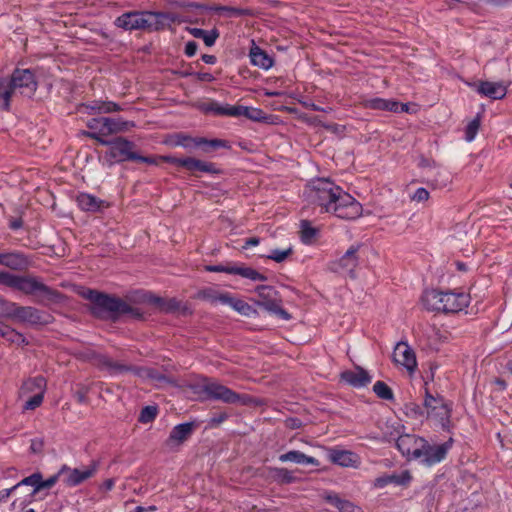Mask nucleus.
Listing matches in <instances>:
<instances>
[{"label": "nucleus", "mask_w": 512, "mask_h": 512, "mask_svg": "<svg viewBox=\"0 0 512 512\" xmlns=\"http://www.w3.org/2000/svg\"><path fill=\"white\" fill-rule=\"evenodd\" d=\"M255 303L265 310L279 315L282 319L289 320V313L281 307V300L277 292L270 286L261 285L257 287V299Z\"/></svg>", "instance_id": "obj_9"}, {"label": "nucleus", "mask_w": 512, "mask_h": 512, "mask_svg": "<svg viewBox=\"0 0 512 512\" xmlns=\"http://www.w3.org/2000/svg\"><path fill=\"white\" fill-rule=\"evenodd\" d=\"M341 379L353 387H364L371 382L368 372L359 366L341 373Z\"/></svg>", "instance_id": "obj_20"}, {"label": "nucleus", "mask_w": 512, "mask_h": 512, "mask_svg": "<svg viewBox=\"0 0 512 512\" xmlns=\"http://www.w3.org/2000/svg\"><path fill=\"white\" fill-rule=\"evenodd\" d=\"M437 175L438 178L433 180V185L435 187H445L450 182V177L446 172L439 171Z\"/></svg>", "instance_id": "obj_52"}, {"label": "nucleus", "mask_w": 512, "mask_h": 512, "mask_svg": "<svg viewBox=\"0 0 512 512\" xmlns=\"http://www.w3.org/2000/svg\"><path fill=\"white\" fill-rule=\"evenodd\" d=\"M452 443V438L440 445H430L426 441L425 447L421 449V461L428 466L442 461L446 457L448 450L451 448Z\"/></svg>", "instance_id": "obj_15"}, {"label": "nucleus", "mask_w": 512, "mask_h": 512, "mask_svg": "<svg viewBox=\"0 0 512 512\" xmlns=\"http://www.w3.org/2000/svg\"><path fill=\"white\" fill-rule=\"evenodd\" d=\"M232 117L244 116L248 119L259 121L263 119V112L258 108H252L247 106H233Z\"/></svg>", "instance_id": "obj_30"}, {"label": "nucleus", "mask_w": 512, "mask_h": 512, "mask_svg": "<svg viewBox=\"0 0 512 512\" xmlns=\"http://www.w3.org/2000/svg\"><path fill=\"white\" fill-rule=\"evenodd\" d=\"M87 126L92 132H87L86 135L95 139L102 145H108L109 141L105 140L104 136L128 131L134 127V122L125 121L122 119H113L108 117L92 118L88 121Z\"/></svg>", "instance_id": "obj_5"}, {"label": "nucleus", "mask_w": 512, "mask_h": 512, "mask_svg": "<svg viewBox=\"0 0 512 512\" xmlns=\"http://www.w3.org/2000/svg\"><path fill=\"white\" fill-rule=\"evenodd\" d=\"M197 48H198V45H197L196 42L189 41V42L186 43V46H185V54L188 57H192V56H194L196 54Z\"/></svg>", "instance_id": "obj_58"}, {"label": "nucleus", "mask_w": 512, "mask_h": 512, "mask_svg": "<svg viewBox=\"0 0 512 512\" xmlns=\"http://www.w3.org/2000/svg\"><path fill=\"white\" fill-rule=\"evenodd\" d=\"M39 383H40V385L38 384L39 392L37 394H33L31 396H29V395L26 396L27 400L25 401V404L23 406L24 410H34L42 404L43 398H44V393H42V382L40 381Z\"/></svg>", "instance_id": "obj_37"}, {"label": "nucleus", "mask_w": 512, "mask_h": 512, "mask_svg": "<svg viewBox=\"0 0 512 512\" xmlns=\"http://www.w3.org/2000/svg\"><path fill=\"white\" fill-rule=\"evenodd\" d=\"M209 145L214 149L217 148H229V143L222 139L207 140L205 138H196L195 146Z\"/></svg>", "instance_id": "obj_44"}, {"label": "nucleus", "mask_w": 512, "mask_h": 512, "mask_svg": "<svg viewBox=\"0 0 512 512\" xmlns=\"http://www.w3.org/2000/svg\"><path fill=\"white\" fill-rule=\"evenodd\" d=\"M397 448L408 460L420 459L421 449L425 447L426 440L411 434H404L398 437Z\"/></svg>", "instance_id": "obj_13"}, {"label": "nucleus", "mask_w": 512, "mask_h": 512, "mask_svg": "<svg viewBox=\"0 0 512 512\" xmlns=\"http://www.w3.org/2000/svg\"><path fill=\"white\" fill-rule=\"evenodd\" d=\"M201 109L205 113H210L214 115L221 116H232L233 114V106L231 105H221L215 101L205 102L201 105Z\"/></svg>", "instance_id": "obj_28"}, {"label": "nucleus", "mask_w": 512, "mask_h": 512, "mask_svg": "<svg viewBox=\"0 0 512 512\" xmlns=\"http://www.w3.org/2000/svg\"><path fill=\"white\" fill-rule=\"evenodd\" d=\"M226 304L231 306L234 310H236L237 312H239L240 314L245 315V316H250L251 313L254 312V310L252 309V307L249 304H247L246 302H244L242 300L234 299V298L230 297V295L228 296V301L226 302Z\"/></svg>", "instance_id": "obj_38"}, {"label": "nucleus", "mask_w": 512, "mask_h": 512, "mask_svg": "<svg viewBox=\"0 0 512 512\" xmlns=\"http://www.w3.org/2000/svg\"><path fill=\"white\" fill-rule=\"evenodd\" d=\"M15 274H11L9 272H0V284L12 288L14 282Z\"/></svg>", "instance_id": "obj_53"}, {"label": "nucleus", "mask_w": 512, "mask_h": 512, "mask_svg": "<svg viewBox=\"0 0 512 512\" xmlns=\"http://www.w3.org/2000/svg\"><path fill=\"white\" fill-rule=\"evenodd\" d=\"M304 196L309 204L318 206L321 212L333 213L338 218L353 220L362 213L361 204L350 194L326 178L311 181Z\"/></svg>", "instance_id": "obj_1"}, {"label": "nucleus", "mask_w": 512, "mask_h": 512, "mask_svg": "<svg viewBox=\"0 0 512 512\" xmlns=\"http://www.w3.org/2000/svg\"><path fill=\"white\" fill-rule=\"evenodd\" d=\"M97 471V464L91 463L90 465L83 468L71 469L67 466H63L60 470V474L65 475L64 482L68 486H76L83 481L91 478Z\"/></svg>", "instance_id": "obj_16"}, {"label": "nucleus", "mask_w": 512, "mask_h": 512, "mask_svg": "<svg viewBox=\"0 0 512 512\" xmlns=\"http://www.w3.org/2000/svg\"><path fill=\"white\" fill-rule=\"evenodd\" d=\"M291 253H292L291 247L284 249V250L274 249L271 251V253L267 257L271 260H274L275 262L280 263V262L284 261L286 258H288L291 255Z\"/></svg>", "instance_id": "obj_48"}, {"label": "nucleus", "mask_w": 512, "mask_h": 512, "mask_svg": "<svg viewBox=\"0 0 512 512\" xmlns=\"http://www.w3.org/2000/svg\"><path fill=\"white\" fill-rule=\"evenodd\" d=\"M134 161H140V162H144V163H147V164H153V165H157L158 164V161L156 158H152V157H144V156H140L137 154V158H135Z\"/></svg>", "instance_id": "obj_63"}, {"label": "nucleus", "mask_w": 512, "mask_h": 512, "mask_svg": "<svg viewBox=\"0 0 512 512\" xmlns=\"http://www.w3.org/2000/svg\"><path fill=\"white\" fill-rule=\"evenodd\" d=\"M328 499L339 509V512H362L361 508L351 502L341 500L337 496H329Z\"/></svg>", "instance_id": "obj_39"}, {"label": "nucleus", "mask_w": 512, "mask_h": 512, "mask_svg": "<svg viewBox=\"0 0 512 512\" xmlns=\"http://www.w3.org/2000/svg\"><path fill=\"white\" fill-rule=\"evenodd\" d=\"M196 138H192L185 134H177L175 137V145L182 146L184 148H188L192 145H195Z\"/></svg>", "instance_id": "obj_50"}, {"label": "nucleus", "mask_w": 512, "mask_h": 512, "mask_svg": "<svg viewBox=\"0 0 512 512\" xmlns=\"http://www.w3.org/2000/svg\"><path fill=\"white\" fill-rule=\"evenodd\" d=\"M78 206L89 212H97L104 207V202L93 195L81 193L77 196Z\"/></svg>", "instance_id": "obj_25"}, {"label": "nucleus", "mask_w": 512, "mask_h": 512, "mask_svg": "<svg viewBox=\"0 0 512 512\" xmlns=\"http://www.w3.org/2000/svg\"><path fill=\"white\" fill-rule=\"evenodd\" d=\"M31 263V258L21 252L13 251L5 253L4 266L11 270H26Z\"/></svg>", "instance_id": "obj_21"}, {"label": "nucleus", "mask_w": 512, "mask_h": 512, "mask_svg": "<svg viewBox=\"0 0 512 512\" xmlns=\"http://www.w3.org/2000/svg\"><path fill=\"white\" fill-rule=\"evenodd\" d=\"M472 87L479 94L497 100L505 97L508 84L505 82L481 81L478 84H473Z\"/></svg>", "instance_id": "obj_19"}, {"label": "nucleus", "mask_w": 512, "mask_h": 512, "mask_svg": "<svg viewBox=\"0 0 512 512\" xmlns=\"http://www.w3.org/2000/svg\"><path fill=\"white\" fill-rule=\"evenodd\" d=\"M87 393L88 389L86 387H81L78 391L75 392V397L79 403L87 402Z\"/></svg>", "instance_id": "obj_59"}, {"label": "nucleus", "mask_w": 512, "mask_h": 512, "mask_svg": "<svg viewBox=\"0 0 512 512\" xmlns=\"http://www.w3.org/2000/svg\"><path fill=\"white\" fill-rule=\"evenodd\" d=\"M89 108L99 113H111L121 110L120 106L114 102H95Z\"/></svg>", "instance_id": "obj_41"}, {"label": "nucleus", "mask_w": 512, "mask_h": 512, "mask_svg": "<svg viewBox=\"0 0 512 512\" xmlns=\"http://www.w3.org/2000/svg\"><path fill=\"white\" fill-rule=\"evenodd\" d=\"M423 407L427 420L444 430L451 428L452 404L450 402L441 396H433L426 388Z\"/></svg>", "instance_id": "obj_4"}, {"label": "nucleus", "mask_w": 512, "mask_h": 512, "mask_svg": "<svg viewBox=\"0 0 512 512\" xmlns=\"http://www.w3.org/2000/svg\"><path fill=\"white\" fill-rule=\"evenodd\" d=\"M410 480H411V476H410L409 472L404 471L400 475H395L394 483L403 485V484L408 483Z\"/></svg>", "instance_id": "obj_57"}, {"label": "nucleus", "mask_w": 512, "mask_h": 512, "mask_svg": "<svg viewBox=\"0 0 512 512\" xmlns=\"http://www.w3.org/2000/svg\"><path fill=\"white\" fill-rule=\"evenodd\" d=\"M83 297L91 302V312L98 318H105L112 314H131L139 318L141 313L119 298L100 293L96 290H87Z\"/></svg>", "instance_id": "obj_3"}, {"label": "nucleus", "mask_w": 512, "mask_h": 512, "mask_svg": "<svg viewBox=\"0 0 512 512\" xmlns=\"http://www.w3.org/2000/svg\"><path fill=\"white\" fill-rule=\"evenodd\" d=\"M251 63L259 68L268 70L273 66V59L264 50L258 46H254L250 49Z\"/></svg>", "instance_id": "obj_24"}, {"label": "nucleus", "mask_w": 512, "mask_h": 512, "mask_svg": "<svg viewBox=\"0 0 512 512\" xmlns=\"http://www.w3.org/2000/svg\"><path fill=\"white\" fill-rule=\"evenodd\" d=\"M232 269V266H223V265H216V266H209L207 268L208 271L211 272H225L229 274V270Z\"/></svg>", "instance_id": "obj_62"}, {"label": "nucleus", "mask_w": 512, "mask_h": 512, "mask_svg": "<svg viewBox=\"0 0 512 512\" xmlns=\"http://www.w3.org/2000/svg\"><path fill=\"white\" fill-rule=\"evenodd\" d=\"M199 298L209 301L212 304L222 303L226 304L228 301V293H220L214 289H204L199 292Z\"/></svg>", "instance_id": "obj_33"}, {"label": "nucleus", "mask_w": 512, "mask_h": 512, "mask_svg": "<svg viewBox=\"0 0 512 512\" xmlns=\"http://www.w3.org/2000/svg\"><path fill=\"white\" fill-rule=\"evenodd\" d=\"M421 301L429 311L457 313L468 306L470 296L464 292L427 290L423 293Z\"/></svg>", "instance_id": "obj_2"}, {"label": "nucleus", "mask_w": 512, "mask_h": 512, "mask_svg": "<svg viewBox=\"0 0 512 512\" xmlns=\"http://www.w3.org/2000/svg\"><path fill=\"white\" fill-rule=\"evenodd\" d=\"M157 15L151 12H127L116 18L115 25L125 30L150 29L156 23Z\"/></svg>", "instance_id": "obj_8"}, {"label": "nucleus", "mask_w": 512, "mask_h": 512, "mask_svg": "<svg viewBox=\"0 0 512 512\" xmlns=\"http://www.w3.org/2000/svg\"><path fill=\"white\" fill-rule=\"evenodd\" d=\"M164 301H165V299L160 298V297H156V296L149 297V302H151L156 307H158L160 309V311L162 310Z\"/></svg>", "instance_id": "obj_64"}, {"label": "nucleus", "mask_w": 512, "mask_h": 512, "mask_svg": "<svg viewBox=\"0 0 512 512\" xmlns=\"http://www.w3.org/2000/svg\"><path fill=\"white\" fill-rule=\"evenodd\" d=\"M272 476L280 483H292L295 481L293 474L285 468L272 469Z\"/></svg>", "instance_id": "obj_42"}, {"label": "nucleus", "mask_w": 512, "mask_h": 512, "mask_svg": "<svg viewBox=\"0 0 512 512\" xmlns=\"http://www.w3.org/2000/svg\"><path fill=\"white\" fill-rule=\"evenodd\" d=\"M395 475L385 476L377 478L375 481V485L378 487H384L388 483H394Z\"/></svg>", "instance_id": "obj_61"}, {"label": "nucleus", "mask_w": 512, "mask_h": 512, "mask_svg": "<svg viewBox=\"0 0 512 512\" xmlns=\"http://www.w3.org/2000/svg\"><path fill=\"white\" fill-rule=\"evenodd\" d=\"M111 157L117 161L135 160L137 153L134 152V144L122 137L109 141Z\"/></svg>", "instance_id": "obj_17"}, {"label": "nucleus", "mask_w": 512, "mask_h": 512, "mask_svg": "<svg viewBox=\"0 0 512 512\" xmlns=\"http://www.w3.org/2000/svg\"><path fill=\"white\" fill-rule=\"evenodd\" d=\"M374 393L381 399L392 400L393 392L391 388L382 381H377L373 386Z\"/></svg>", "instance_id": "obj_40"}, {"label": "nucleus", "mask_w": 512, "mask_h": 512, "mask_svg": "<svg viewBox=\"0 0 512 512\" xmlns=\"http://www.w3.org/2000/svg\"><path fill=\"white\" fill-rule=\"evenodd\" d=\"M14 95L13 87L8 79H0V109L8 111L10 109V101Z\"/></svg>", "instance_id": "obj_29"}, {"label": "nucleus", "mask_w": 512, "mask_h": 512, "mask_svg": "<svg viewBox=\"0 0 512 512\" xmlns=\"http://www.w3.org/2000/svg\"><path fill=\"white\" fill-rule=\"evenodd\" d=\"M329 458L333 463L343 467H355L358 463L357 456L347 450H332Z\"/></svg>", "instance_id": "obj_22"}, {"label": "nucleus", "mask_w": 512, "mask_h": 512, "mask_svg": "<svg viewBox=\"0 0 512 512\" xmlns=\"http://www.w3.org/2000/svg\"><path fill=\"white\" fill-rule=\"evenodd\" d=\"M188 31L195 38L203 39L204 43L209 47L214 45L216 39L219 36V33L216 30L207 32L200 28H188Z\"/></svg>", "instance_id": "obj_35"}, {"label": "nucleus", "mask_w": 512, "mask_h": 512, "mask_svg": "<svg viewBox=\"0 0 512 512\" xmlns=\"http://www.w3.org/2000/svg\"><path fill=\"white\" fill-rule=\"evenodd\" d=\"M160 160L171 163L178 167H183L188 171L195 172H205L210 174L219 173V169L212 162L202 161L193 157H185V158H177L173 156H161Z\"/></svg>", "instance_id": "obj_12"}, {"label": "nucleus", "mask_w": 512, "mask_h": 512, "mask_svg": "<svg viewBox=\"0 0 512 512\" xmlns=\"http://www.w3.org/2000/svg\"><path fill=\"white\" fill-rule=\"evenodd\" d=\"M12 288L26 295L37 294L50 301H56L60 296L56 290L45 285L39 278L32 276L15 275Z\"/></svg>", "instance_id": "obj_7"}, {"label": "nucleus", "mask_w": 512, "mask_h": 512, "mask_svg": "<svg viewBox=\"0 0 512 512\" xmlns=\"http://www.w3.org/2000/svg\"><path fill=\"white\" fill-rule=\"evenodd\" d=\"M217 12H225L228 16L242 15L243 11L233 7L219 6L214 8Z\"/></svg>", "instance_id": "obj_55"}, {"label": "nucleus", "mask_w": 512, "mask_h": 512, "mask_svg": "<svg viewBox=\"0 0 512 512\" xmlns=\"http://www.w3.org/2000/svg\"><path fill=\"white\" fill-rule=\"evenodd\" d=\"M13 87L14 95L19 92L21 95L31 97L37 90L38 83L30 69H16L8 80Z\"/></svg>", "instance_id": "obj_11"}, {"label": "nucleus", "mask_w": 512, "mask_h": 512, "mask_svg": "<svg viewBox=\"0 0 512 512\" xmlns=\"http://www.w3.org/2000/svg\"><path fill=\"white\" fill-rule=\"evenodd\" d=\"M0 336L16 345H27L28 341L23 334L19 333L10 326L0 322Z\"/></svg>", "instance_id": "obj_26"}, {"label": "nucleus", "mask_w": 512, "mask_h": 512, "mask_svg": "<svg viewBox=\"0 0 512 512\" xmlns=\"http://www.w3.org/2000/svg\"><path fill=\"white\" fill-rule=\"evenodd\" d=\"M429 198V192L425 188H418L412 199L418 202L426 201Z\"/></svg>", "instance_id": "obj_56"}, {"label": "nucleus", "mask_w": 512, "mask_h": 512, "mask_svg": "<svg viewBox=\"0 0 512 512\" xmlns=\"http://www.w3.org/2000/svg\"><path fill=\"white\" fill-rule=\"evenodd\" d=\"M40 480H41V474L34 473L26 478H24L22 481L17 483L15 486L12 487V489H16L21 485H29L34 487V492L40 491Z\"/></svg>", "instance_id": "obj_43"}, {"label": "nucleus", "mask_w": 512, "mask_h": 512, "mask_svg": "<svg viewBox=\"0 0 512 512\" xmlns=\"http://www.w3.org/2000/svg\"><path fill=\"white\" fill-rule=\"evenodd\" d=\"M192 428L191 423H183L175 426L170 433L169 440L177 443L183 442L192 433Z\"/></svg>", "instance_id": "obj_32"}, {"label": "nucleus", "mask_w": 512, "mask_h": 512, "mask_svg": "<svg viewBox=\"0 0 512 512\" xmlns=\"http://www.w3.org/2000/svg\"><path fill=\"white\" fill-rule=\"evenodd\" d=\"M359 248V245H352L339 260L330 263V270L335 273L348 275L354 278V272L358 265V258L356 254Z\"/></svg>", "instance_id": "obj_14"}, {"label": "nucleus", "mask_w": 512, "mask_h": 512, "mask_svg": "<svg viewBox=\"0 0 512 512\" xmlns=\"http://www.w3.org/2000/svg\"><path fill=\"white\" fill-rule=\"evenodd\" d=\"M201 388L207 398L222 401L228 404L243 402V397L228 387L208 379H204Z\"/></svg>", "instance_id": "obj_10"}, {"label": "nucleus", "mask_w": 512, "mask_h": 512, "mask_svg": "<svg viewBox=\"0 0 512 512\" xmlns=\"http://www.w3.org/2000/svg\"><path fill=\"white\" fill-rule=\"evenodd\" d=\"M405 413L408 417L420 419L425 417V409L423 410L418 404L410 403L405 406Z\"/></svg>", "instance_id": "obj_47"}, {"label": "nucleus", "mask_w": 512, "mask_h": 512, "mask_svg": "<svg viewBox=\"0 0 512 512\" xmlns=\"http://www.w3.org/2000/svg\"><path fill=\"white\" fill-rule=\"evenodd\" d=\"M366 107L376 110L398 112L399 102L390 99L373 98L366 101Z\"/></svg>", "instance_id": "obj_27"}, {"label": "nucleus", "mask_w": 512, "mask_h": 512, "mask_svg": "<svg viewBox=\"0 0 512 512\" xmlns=\"http://www.w3.org/2000/svg\"><path fill=\"white\" fill-rule=\"evenodd\" d=\"M44 443L40 439L31 440L30 450L32 453H40L43 449Z\"/></svg>", "instance_id": "obj_60"}, {"label": "nucleus", "mask_w": 512, "mask_h": 512, "mask_svg": "<svg viewBox=\"0 0 512 512\" xmlns=\"http://www.w3.org/2000/svg\"><path fill=\"white\" fill-rule=\"evenodd\" d=\"M157 415V409L154 406H146L142 409L139 420L142 423H148L152 421Z\"/></svg>", "instance_id": "obj_49"}, {"label": "nucleus", "mask_w": 512, "mask_h": 512, "mask_svg": "<svg viewBox=\"0 0 512 512\" xmlns=\"http://www.w3.org/2000/svg\"><path fill=\"white\" fill-rule=\"evenodd\" d=\"M42 382V393H45L46 390V380L43 377H35L27 380L21 387L20 395L21 397H26L30 394H37L39 392L38 384Z\"/></svg>", "instance_id": "obj_31"}, {"label": "nucleus", "mask_w": 512, "mask_h": 512, "mask_svg": "<svg viewBox=\"0 0 512 512\" xmlns=\"http://www.w3.org/2000/svg\"><path fill=\"white\" fill-rule=\"evenodd\" d=\"M480 127V118L477 116L472 121H470L465 129V139L468 142L474 140L478 130Z\"/></svg>", "instance_id": "obj_46"}, {"label": "nucleus", "mask_w": 512, "mask_h": 512, "mask_svg": "<svg viewBox=\"0 0 512 512\" xmlns=\"http://www.w3.org/2000/svg\"><path fill=\"white\" fill-rule=\"evenodd\" d=\"M100 364L105 369H107L111 374H118V373H122V372L130 370L129 367H127L123 364H120L118 362H114L113 360H111L110 358H108L106 356L101 357Z\"/></svg>", "instance_id": "obj_36"}, {"label": "nucleus", "mask_w": 512, "mask_h": 512, "mask_svg": "<svg viewBox=\"0 0 512 512\" xmlns=\"http://www.w3.org/2000/svg\"><path fill=\"white\" fill-rule=\"evenodd\" d=\"M61 475L62 474H60V471H59L58 474L51 476L47 480L43 481L41 479L40 480V491L43 490V489H48V488H51L52 486H54Z\"/></svg>", "instance_id": "obj_54"}, {"label": "nucleus", "mask_w": 512, "mask_h": 512, "mask_svg": "<svg viewBox=\"0 0 512 512\" xmlns=\"http://www.w3.org/2000/svg\"><path fill=\"white\" fill-rule=\"evenodd\" d=\"M393 359L396 364L406 368L409 373L414 372L417 367L415 353L412 348L405 342H399L395 346Z\"/></svg>", "instance_id": "obj_18"}, {"label": "nucleus", "mask_w": 512, "mask_h": 512, "mask_svg": "<svg viewBox=\"0 0 512 512\" xmlns=\"http://www.w3.org/2000/svg\"><path fill=\"white\" fill-rule=\"evenodd\" d=\"M3 316L16 322L28 326L46 325L50 322V317L46 313L32 306H20L17 303L6 301Z\"/></svg>", "instance_id": "obj_6"}, {"label": "nucleus", "mask_w": 512, "mask_h": 512, "mask_svg": "<svg viewBox=\"0 0 512 512\" xmlns=\"http://www.w3.org/2000/svg\"><path fill=\"white\" fill-rule=\"evenodd\" d=\"M316 235V229L308 221L301 222V238L305 243H310Z\"/></svg>", "instance_id": "obj_45"}, {"label": "nucleus", "mask_w": 512, "mask_h": 512, "mask_svg": "<svg viewBox=\"0 0 512 512\" xmlns=\"http://www.w3.org/2000/svg\"><path fill=\"white\" fill-rule=\"evenodd\" d=\"M229 274L240 275L244 278L251 279L254 281H264L266 278L257 272L256 270L246 267V266H232V269L229 270Z\"/></svg>", "instance_id": "obj_34"}, {"label": "nucleus", "mask_w": 512, "mask_h": 512, "mask_svg": "<svg viewBox=\"0 0 512 512\" xmlns=\"http://www.w3.org/2000/svg\"><path fill=\"white\" fill-rule=\"evenodd\" d=\"M180 308H181V303L175 298H170V299H165L161 311L169 313V312L178 311Z\"/></svg>", "instance_id": "obj_51"}, {"label": "nucleus", "mask_w": 512, "mask_h": 512, "mask_svg": "<svg viewBox=\"0 0 512 512\" xmlns=\"http://www.w3.org/2000/svg\"><path fill=\"white\" fill-rule=\"evenodd\" d=\"M279 461L282 463L293 462L301 465H318L317 459L308 456L300 451L292 450L279 456Z\"/></svg>", "instance_id": "obj_23"}]
</instances>
